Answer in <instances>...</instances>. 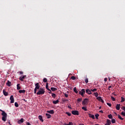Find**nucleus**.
<instances>
[{"label": "nucleus", "instance_id": "39448f33", "mask_svg": "<svg viewBox=\"0 0 125 125\" xmlns=\"http://www.w3.org/2000/svg\"><path fill=\"white\" fill-rule=\"evenodd\" d=\"M85 93V90L84 89H82L81 91H79V94H81L83 97L84 94Z\"/></svg>", "mask_w": 125, "mask_h": 125}, {"label": "nucleus", "instance_id": "72a5a7b5", "mask_svg": "<svg viewBox=\"0 0 125 125\" xmlns=\"http://www.w3.org/2000/svg\"><path fill=\"white\" fill-rule=\"evenodd\" d=\"M52 96L53 97V98H55V97H56V94L55 93H52Z\"/></svg>", "mask_w": 125, "mask_h": 125}, {"label": "nucleus", "instance_id": "f03ea898", "mask_svg": "<svg viewBox=\"0 0 125 125\" xmlns=\"http://www.w3.org/2000/svg\"><path fill=\"white\" fill-rule=\"evenodd\" d=\"M1 115L2 116V120H3V122H6V118H7V114L5 113V111H3V113H1Z\"/></svg>", "mask_w": 125, "mask_h": 125}, {"label": "nucleus", "instance_id": "f257e3e1", "mask_svg": "<svg viewBox=\"0 0 125 125\" xmlns=\"http://www.w3.org/2000/svg\"><path fill=\"white\" fill-rule=\"evenodd\" d=\"M45 91L44 89L42 88H40L39 90L37 92V95H42V94H44Z\"/></svg>", "mask_w": 125, "mask_h": 125}, {"label": "nucleus", "instance_id": "4d7b16f0", "mask_svg": "<svg viewBox=\"0 0 125 125\" xmlns=\"http://www.w3.org/2000/svg\"><path fill=\"white\" fill-rule=\"evenodd\" d=\"M63 125H68V124H66V123H64V124H63Z\"/></svg>", "mask_w": 125, "mask_h": 125}, {"label": "nucleus", "instance_id": "473e14b6", "mask_svg": "<svg viewBox=\"0 0 125 125\" xmlns=\"http://www.w3.org/2000/svg\"><path fill=\"white\" fill-rule=\"evenodd\" d=\"M65 114L67 115V116H69V117L72 115V114L70 112H66Z\"/></svg>", "mask_w": 125, "mask_h": 125}, {"label": "nucleus", "instance_id": "a19ab883", "mask_svg": "<svg viewBox=\"0 0 125 125\" xmlns=\"http://www.w3.org/2000/svg\"><path fill=\"white\" fill-rule=\"evenodd\" d=\"M85 83H88V79H86L85 80Z\"/></svg>", "mask_w": 125, "mask_h": 125}, {"label": "nucleus", "instance_id": "c85d7f7f", "mask_svg": "<svg viewBox=\"0 0 125 125\" xmlns=\"http://www.w3.org/2000/svg\"><path fill=\"white\" fill-rule=\"evenodd\" d=\"M118 118L120 119V120H121V121H124V118H123L121 115H118Z\"/></svg>", "mask_w": 125, "mask_h": 125}, {"label": "nucleus", "instance_id": "a211bd4d", "mask_svg": "<svg viewBox=\"0 0 125 125\" xmlns=\"http://www.w3.org/2000/svg\"><path fill=\"white\" fill-rule=\"evenodd\" d=\"M86 93H87V94H91V91L89 90V89H86Z\"/></svg>", "mask_w": 125, "mask_h": 125}, {"label": "nucleus", "instance_id": "13d9d810", "mask_svg": "<svg viewBox=\"0 0 125 125\" xmlns=\"http://www.w3.org/2000/svg\"><path fill=\"white\" fill-rule=\"evenodd\" d=\"M64 101H69V100L66 99V100H65Z\"/></svg>", "mask_w": 125, "mask_h": 125}, {"label": "nucleus", "instance_id": "603ef678", "mask_svg": "<svg viewBox=\"0 0 125 125\" xmlns=\"http://www.w3.org/2000/svg\"><path fill=\"white\" fill-rule=\"evenodd\" d=\"M0 111L1 112H2V113H3V112H4V111H3V110H1V109H0Z\"/></svg>", "mask_w": 125, "mask_h": 125}, {"label": "nucleus", "instance_id": "bf43d9fd", "mask_svg": "<svg viewBox=\"0 0 125 125\" xmlns=\"http://www.w3.org/2000/svg\"><path fill=\"white\" fill-rule=\"evenodd\" d=\"M8 124H9L10 125H11V124H10V122H9Z\"/></svg>", "mask_w": 125, "mask_h": 125}, {"label": "nucleus", "instance_id": "f8f14e48", "mask_svg": "<svg viewBox=\"0 0 125 125\" xmlns=\"http://www.w3.org/2000/svg\"><path fill=\"white\" fill-rule=\"evenodd\" d=\"M47 113H48L49 114H51L52 115H53V114H54V111H53V110H48V111H47Z\"/></svg>", "mask_w": 125, "mask_h": 125}, {"label": "nucleus", "instance_id": "dca6fc26", "mask_svg": "<svg viewBox=\"0 0 125 125\" xmlns=\"http://www.w3.org/2000/svg\"><path fill=\"white\" fill-rule=\"evenodd\" d=\"M17 89L18 90H20V89H21V87L20 86V83H18L17 84Z\"/></svg>", "mask_w": 125, "mask_h": 125}, {"label": "nucleus", "instance_id": "9d476101", "mask_svg": "<svg viewBox=\"0 0 125 125\" xmlns=\"http://www.w3.org/2000/svg\"><path fill=\"white\" fill-rule=\"evenodd\" d=\"M111 120H109V119H107L106 123L105 124H104V125H111Z\"/></svg>", "mask_w": 125, "mask_h": 125}, {"label": "nucleus", "instance_id": "20e7f679", "mask_svg": "<svg viewBox=\"0 0 125 125\" xmlns=\"http://www.w3.org/2000/svg\"><path fill=\"white\" fill-rule=\"evenodd\" d=\"M88 99L85 98L82 102V104L83 106H84L86 104H88Z\"/></svg>", "mask_w": 125, "mask_h": 125}, {"label": "nucleus", "instance_id": "0eeeda50", "mask_svg": "<svg viewBox=\"0 0 125 125\" xmlns=\"http://www.w3.org/2000/svg\"><path fill=\"white\" fill-rule=\"evenodd\" d=\"M10 100L11 101L10 103H14V97H13V95L10 96Z\"/></svg>", "mask_w": 125, "mask_h": 125}, {"label": "nucleus", "instance_id": "6e6d98bb", "mask_svg": "<svg viewBox=\"0 0 125 125\" xmlns=\"http://www.w3.org/2000/svg\"><path fill=\"white\" fill-rule=\"evenodd\" d=\"M23 101H25V102H27V100H26L25 99H23Z\"/></svg>", "mask_w": 125, "mask_h": 125}, {"label": "nucleus", "instance_id": "c9c22d12", "mask_svg": "<svg viewBox=\"0 0 125 125\" xmlns=\"http://www.w3.org/2000/svg\"><path fill=\"white\" fill-rule=\"evenodd\" d=\"M99 117V114H96V115H95V117H96V119H97V120H98V117Z\"/></svg>", "mask_w": 125, "mask_h": 125}, {"label": "nucleus", "instance_id": "c03bdc74", "mask_svg": "<svg viewBox=\"0 0 125 125\" xmlns=\"http://www.w3.org/2000/svg\"><path fill=\"white\" fill-rule=\"evenodd\" d=\"M121 115H122V116H125V112H122L121 113Z\"/></svg>", "mask_w": 125, "mask_h": 125}, {"label": "nucleus", "instance_id": "2eb2a0df", "mask_svg": "<svg viewBox=\"0 0 125 125\" xmlns=\"http://www.w3.org/2000/svg\"><path fill=\"white\" fill-rule=\"evenodd\" d=\"M39 119L40 121H41L42 123H43V119H42V116L39 115Z\"/></svg>", "mask_w": 125, "mask_h": 125}, {"label": "nucleus", "instance_id": "423d86ee", "mask_svg": "<svg viewBox=\"0 0 125 125\" xmlns=\"http://www.w3.org/2000/svg\"><path fill=\"white\" fill-rule=\"evenodd\" d=\"M72 115H77V116H78V115H79V111L78 110H73L72 112H71Z\"/></svg>", "mask_w": 125, "mask_h": 125}, {"label": "nucleus", "instance_id": "052dcab7", "mask_svg": "<svg viewBox=\"0 0 125 125\" xmlns=\"http://www.w3.org/2000/svg\"><path fill=\"white\" fill-rule=\"evenodd\" d=\"M99 109H101V106H100V107H99Z\"/></svg>", "mask_w": 125, "mask_h": 125}, {"label": "nucleus", "instance_id": "49530a36", "mask_svg": "<svg viewBox=\"0 0 125 125\" xmlns=\"http://www.w3.org/2000/svg\"><path fill=\"white\" fill-rule=\"evenodd\" d=\"M67 125H73V123L72 122H69L68 124H67Z\"/></svg>", "mask_w": 125, "mask_h": 125}, {"label": "nucleus", "instance_id": "7ed1b4c3", "mask_svg": "<svg viewBox=\"0 0 125 125\" xmlns=\"http://www.w3.org/2000/svg\"><path fill=\"white\" fill-rule=\"evenodd\" d=\"M40 84L39 83H37L35 84V88L34 89V93L35 94H36V93H37V91L38 90V89H40Z\"/></svg>", "mask_w": 125, "mask_h": 125}, {"label": "nucleus", "instance_id": "ea45409f", "mask_svg": "<svg viewBox=\"0 0 125 125\" xmlns=\"http://www.w3.org/2000/svg\"><path fill=\"white\" fill-rule=\"evenodd\" d=\"M111 100H112V101H115V100H116V99H115V98H114L112 96L111 97Z\"/></svg>", "mask_w": 125, "mask_h": 125}, {"label": "nucleus", "instance_id": "c756f323", "mask_svg": "<svg viewBox=\"0 0 125 125\" xmlns=\"http://www.w3.org/2000/svg\"><path fill=\"white\" fill-rule=\"evenodd\" d=\"M94 95H95V96L96 97H97V98L98 97V93H97V92H95V93H94Z\"/></svg>", "mask_w": 125, "mask_h": 125}, {"label": "nucleus", "instance_id": "3c124183", "mask_svg": "<svg viewBox=\"0 0 125 125\" xmlns=\"http://www.w3.org/2000/svg\"><path fill=\"white\" fill-rule=\"evenodd\" d=\"M104 82H107V78H104Z\"/></svg>", "mask_w": 125, "mask_h": 125}, {"label": "nucleus", "instance_id": "2f4dec72", "mask_svg": "<svg viewBox=\"0 0 125 125\" xmlns=\"http://www.w3.org/2000/svg\"><path fill=\"white\" fill-rule=\"evenodd\" d=\"M15 107H19V104H18V103H17V102H15Z\"/></svg>", "mask_w": 125, "mask_h": 125}, {"label": "nucleus", "instance_id": "6e6552de", "mask_svg": "<svg viewBox=\"0 0 125 125\" xmlns=\"http://www.w3.org/2000/svg\"><path fill=\"white\" fill-rule=\"evenodd\" d=\"M23 123H24V119L23 118H21L18 121V124H19V125H21Z\"/></svg>", "mask_w": 125, "mask_h": 125}, {"label": "nucleus", "instance_id": "a878e982", "mask_svg": "<svg viewBox=\"0 0 125 125\" xmlns=\"http://www.w3.org/2000/svg\"><path fill=\"white\" fill-rule=\"evenodd\" d=\"M46 89H47V90H50V89H49V88H48V83H47L46 84Z\"/></svg>", "mask_w": 125, "mask_h": 125}, {"label": "nucleus", "instance_id": "de8ad7c7", "mask_svg": "<svg viewBox=\"0 0 125 125\" xmlns=\"http://www.w3.org/2000/svg\"><path fill=\"white\" fill-rule=\"evenodd\" d=\"M67 108H69V109H72V107H71V105H68Z\"/></svg>", "mask_w": 125, "mask_h": 125}, {"label": "nucleus", "instance_id": "9b49d317", "mask_svg": "<svg viewBox=\"0 0 125 125\" xmlns=\"http://www.w3.org/2000/svg\"><path fill=\"white\" fill-rule=\"evenodd\" d=\"M97 99L98 100H99V101H101V102H102L103 103H104V101H103V100L102 99V97H98L97 98Z\"/></svg>", "mask_w": 125, "mask_h": 125}, {"label": "nucleus", "instance_id": "4c0bfd02", "mask_svg": "<svg viewBox=\"0 0 125 125\" xmlns=\"http://www.w3.org/2000/svg\"><path fill=\"white\" fill-rule=\"evenodd\" d=\"M92 91H93V92H95V91H97V89L96 88H94L93 89H91V90Z\"/></svg>", "mask_w": 125, "mask_h": 125}, {"label": "nucleus", "instance_id": "6ab92c4d", "mask_svg": "<svg viewBox=\"0 0 125 125\" xmlns=\"http://www.w3.org/2000/svg\"><path fill=\"white\" fill-rule=\"evenodd\" d=\"M6 85L8 86H10L11 85V82L8 80L7 82L6 83Z\"/></svg>", "mask_w": 125, "mask_h": 125}, {"label": "nucleus", "instance_id": "f704fd0d", "mask_svg": "<svg viewBox=\"0 0 125 125\" xmlns=\"http://www.w3.org/2000/svg\"><path fill=\"white\" fill-rule=\"evenodd\" d=\"M43 82L44 83H47V79L46 78H44V79H43Z\"/></svg>", "mask_w": 125, "mask_h": 125}, {"label": "nucleus", "instance_id": "cd10ccee", "mask_svg": "<svg viewBox=\"0 0 125 125\" xmlns=\"http://www.w3.org/2000/svg\"><path fill=\"white\" fill-rule=\"evenodd\" d=\"M111 123L112 124H116V120H115L114 119H112L111 120Z\"/></svg>", "mask_w": 125, "mask_h": 125}, {"label": "nucleus", "instance_id": "412c9836", "mask_svg": "<svg viewBox=\"0 0 125 125\" xmlns=\"http://www.w3.org/2000/svg\"><path fill=\"white\" fill-rule=\"evenodd\" d=\"M46 117H47V119H50V118H51V115L48 113H46Z\"/></svg>", "mask_w": 125, "mask_h": 125}, {"label": "nucleus", "instance_id": "4468645a", "mask_svg": "<svg viewBox=\"0 0 125 125\" xmlns=\"http://www.w3.org/2000/svg\"><path fill=\"white\" fill-rule=\"evenodd\" d=\"M88 116H89V118H91L92 119H95L94 115L89 113Z\"/></svg>", "mask_w": 125, "mask_h": 125}, {"label": "nucleus", "instance_id": "ddd939ff", "mask_svg": "<svg viewBox=\"0 0 125 125\" xmlns=\"http://www.w3.org/2000/svg\"><path fill=\"white\" fill-rule=\"evenodd\" d=\"M3 93L5 96H7V95H8V92H6L4 89L3 90Z\"/></svg>", "mask_w": 125, "mask_h": 125}, {"label": "nucleus", "instance_id": "e433bc0d", "mask_svg": "<svg viewBox=\"0 0 125 125\" xmlns=\"http://www.w3.org/2000/svg\"><path fill=\"white\" fill-rule=\"evenodd\" d=\"M121 100H122L121 102H125V98L122 97H121Z\"/></svg>", "mask_w": 125, "mask_h": 125}, {"label": "nucleus", "instance_id": "79ce46f5", "mask_svg": "<svg viewBox=\"0 0 125 125\" xmlns=\"http://www.w3.org/2000/svg\"><path fill=\"white\" fill-rule=\"evenodd\" d=\"M107 105H108V106H109V107H111V106H112V104L109 103H107Z\"/></svg>", "mask_w": 125, "mask_h": 125}, {"label": "nucleus", "instance_id": "58836bf2", "mask_svg": "<svg viewBox=\"0 0 125 125\" xmlns=\"http://www.w3.org/2000/svg\"><path fill=\"white\" fill-rule=\"evenodd\" d=\"M71 80H73V81L76 80V77L75 76H72L71 77Z\"/></svg>", "mask_w": 125, "mask_h": 125}, {"label": "nucleus", "instance_id": "5701e85b", "mask_svg": "<svg viewBox=\"0 0 125 125\" xmlns=\"http://www.w3.org/2000/svg\"><path fill=\"white\" fill-rule=\"evenodd\" d=\"M53 104H57V103H59V100H57V101H53Z\"/></svg>", "mask_w": 125, "mask_h": 125}, {"label": "nucleus", "instance_id": "f3484780", "mask_svg": "<svg viewBox=\"0 0 125 125\" xmlns=\"http://www.w3.org/2000/svg\"><path fill=\"white\" fill-rule=\"evenodd\" d=\"M19 93H25L26 92V90L24 89L20 90L19 91Z\"/></svg>", "mask_w": 125, "mask_h": 125}, {"label": "nucleus", "instance_id": "b1692460", "mask_svg": "<svg viewBox=\"0 0 125 125\" xmlns=\"http://www.w3.org/2000/svg\"><path fill=\"white\" fill-rule=\"evenodd\" d=\"M73 91H74V92H75V93H79V91H78V90H77V88L76 87L74 88Z\"/></svg>", "mask_w": 125, "mask_h": 125}, {"label": "nucleus", "instance_id": "5fc2aeb1", "mask_svg": "<svg viewBox=\"0 0 125 125\" xmlns=\"http://www.w3.org/2000/svg\"><path fill=\"white\" fill-rule=\"evenodd\" d=\"M27 125H31V124H30V123L28 122L27 123Z\"/></svg>", "mask_w": 125, "mask_h": 125}, {"label": "nucleus", "instance_id": "8fccbe9b", "mask_svg": "<svg viewBox=\"0 0 125 125\" xmlns=\"http://www.w3.org/2000/svg\"><path fill=\"white\" fill-rule=\"evenodd\" d=\"M48 93H49L50 94V93H51V90L50 89V90H48Z\"/></svg>", "mask_w": 125, "mask_h": 125}, {"label": "nucleus", "instance_id": "680f3d73", "mask_svg": "<svg viewBox=\"0 0 125 125\" xmlns=\"http://www.w3.org/2000/svg\"><path fill=\"white\" fill-rule=\"evenodd\" d=\"M115 115H117V113H115Z\"/></svg>", "mask_w": 125, "mask_h": 125}, {"label": "nucleus", "instance_id": "4be33fe9", "mask_svg": "<svg viewBox=\"0 0 125 125\" xmlns=\"http://www.w3.org/2000/svg\"><path fill=\"white\" fill-rule=\"evenodd\" d=\"M51 90H52V91H56V90H57V88L55 87H51Z\"/></svg>", "mask_w": 125, "mask_h": 125}, {"label": "nucleus", "instance_id": "7c9ffc66", "mask_svg": "<svg viewBox=\"0 0 125 125\" xmlns=\"http://www.w3.org/2000/svg\"><path fill=\"white\" fill-rule=\"evenodd\" d=\"M77 101L78 102H81L83 101V98H78L77 99Z\"/></svg>", "mask_w": 125, "mask_h": 125}, {"label": "nucleus", "instance_id": "a18cd8bd", "mask_svg": "<svg viewBox=\"0 0 125 125\" xmlns=\"http://www.w3.org/2000/svg\"><path fill=\"white\" fill-rule=\"evenodd\" d=\"M19 74H21V75H23V74H24V72H23L22 71H20L19 72Z\"/></svg>", "mask_w": 125, "mask_h": 125}, {"label": "nucleus", "instance_id": "1a4fd4ad", "mask_svg": "<svg viewBox=\"0 0 125 125\" xmlns=\"http://www.w3.org/2000/svg\"><path fill=\"white\" fill-rule=\"evenodd\" d=\"M25 78H26V75H24L23 76H21V77H20V80L21 81V82H23Z\"/></svg>", "mask_w": 125, "mask_h": 125}, {"label": "nucleus", "instance_id": "864d4df0", "mask_svg": "<svg viewBox=\"0 0 125 125\" xmlns=\"http://www.w3.org/2000/svg\"><path fill=\"white\" fill-rule=\"evenodd\" d=\"M100 113H103V111L100 110Z\"/></svg>", "mask_w": 125, "mask_h": 125}, {"label": "nucleus", "instance_id": "393cba45", "mask_svg": "<svg viewBox=\"0 0 125 125\" xmlns=\"http://www.w3.org/2000/svg\"><path fill=\"white\" fill-rule=\"evenodd\" d=\"M82 110H84V111H87V108L86 106H83L82 108Z\"/></svg>", "mask_w": 125, "mask_h": 125}, {"label": "nucleus", "instance_id": "aec40b11", "mask_svg": "<svg viewBox=\"0 0 125 125\" xmlns=\"http://www.w3.org/2000/svg\"><path fill=\"white\" fill-rule=\"evenodd\" d=\"M120 107H121V104H117L116 105V108L117 110H120Z\"/></svg>", "mask_w": 125, "mask_h": 125}, {"label": "nucleus", "instance_id": "09e8293b", "mask_svg": "<svg viewBox=\"0 0 125 125\" xmlns=\"http://www.w3.org/2000/svg\"><path fill=\"white\" fill-rule=\"evenodd\" d=\"M111 87H112V86H108V88L107 89L108 90H110V88H111Z\"/></svg>", "mask_w": 125, "mask_h": 125}, {"label": "nucleus", "instance_id": "37998d69", "mask_svg": "<svg viewBox=\"0 0 125 125\" xmlns=\"http://www.w3.org/2000/svg\"><path fill=\"white\" fill-rule=\"evenodd\" d=\"M64 96L66 98H68L69 95L67 94H64Z\"/></svg>", "mask_w": 125, "mask_h": 125}, {"label": "nucleus", "instance_id": "bb28decb", "mask_svg": "<svg viewBox=\"0 0 125 125\" xmlns=\"http://www.w3.org/2000/svg\"><path fill=\"white\" fill-rule=\"evenodd\" d=\"M108 118L109 119H113V115H112V114H109L108 115Z\"/></svg>", "mask_w": 125, "mask_h": 125}]
</instances>
